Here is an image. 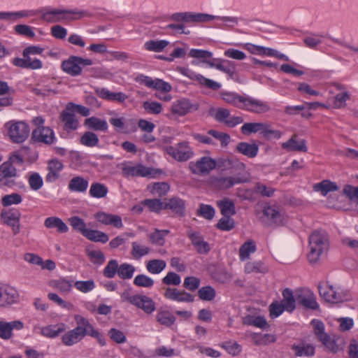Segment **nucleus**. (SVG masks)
I'll use <instances>...</instances> for the list:
<instances>
[{
	"mask_svg": "<svg viewBox=\"0 0 358 358\" xmlns=\"http://www.w3.org/2000/svg\"><path fill=\"white\" fill-rule=\"evenodd\" d=\"M31 138L39 143L50 145L55 140V133L48 127L36 128L31 134Z\"/></svg>",
	"mask_w": 358,
	"mask_h": 358,
	"instance_id": "19",
	"label": "nucleus"
},
{
	"mask_svg": "<svg viewBox=\"0 0 358 358\" xmlns=\"http://www.w3.org/2000/svg\"><path fill=\"white\" fill-rule=\"evenodd\" d=\"M18 298V293L13 287L0 285V307L15 303Z\"/></svg>",
	"mask_w": 358,
	"mask_h": 358,
	"instance_id": "21",
	"label": "nucleus"
},
{
	"mask_svg": "<svg viewBox=\"0 0 358 358\" xmlns=\"http://www.w3.org/2000/svg\"><path fill=\"white\" fill-rule=\"evenodd\" d=\"M156 320L162 325L170 327L175 322L176 318L170 311L161 308L157 311Z\"/></svg>",
	"mask_w": 358,
	"mask_h": 358,
	"instance_id": "43",
	"label": "nucleus"
},
{
	"mask_svg": "<svg viewBox=\"0 0 358 358\" xmlns=\"http://www.w3.org/2000/svg\"><path fill=\"white\" fill-rule=\"evenodd\" d=\"M166 153L178 162H186L194 155V152L187 141H182L175 146L165 148Z\"/></svg>",
	"mask_w": 358,
	"mask_h": 358,
	"instance_id": "5",
	"label": "nucleus"
},
{
	"mask_svg": "<svg viewBox=\"0 0 358 358\" xmlns=\"http://www.w3.org/2000/svg\"><path fill=\"white\" fill-rule=\"evenodd\" d=\"M188 236L191 239L192 245L195 247L196 251L200 254H206L210 250L209 245L201 237L199 233L196 231H189Z\"/></svg>",
	"mask_w": 358,
	"mask_h": 358,
	"instance_id": "31",
	"label": "nucleus"
},
{
	"mask_svg": "<svg viewBox=\"0 0 358 358\" xmlns=\"http://www.w3.org/2000/svg\"><path fill=\"white\" fill-rule=\"evenodd\" d=\"M306 144L305 139L299 138L296 134H293L288 141L282 143L281 147L287 152H306L308 151Z\"/></svg>",
	"mask_w": 358,
	"mask_h": 358,
	"instance_id": "17",
	"label": "nucleus"
},
{
	"mask_svg": "<svg viewBox=\"0 0 358 358\" xmlns=\"http://www.w3.org/2000/svg\"><path fill=\"white\" fill-rule=\"evenodd\" d=\"M84 125L90 129L101 131H106L108 127L106 120L96 117H91L85 119Z\"/></svg>",
	"mask_w": 358,
	"mask_h": 358,
	"instance_id": "38",
	"label": "nucleus"
},
{
	"mask_svg": "<svg viewBox=\"0 0 358 358\" xmlns=\"http://www.w3.org/2000/svg\"><path fill=\"white\" fill-rule=\"evenodd\" d=\"M212 115L217 121L224 123L230 127H235L243 122L241 117H230V112L226 108H220L214 110Z\"/></svg>",
	"mask_w": 358,
	"mask_h": 358,
	"instance_id": "15",
	"label": "nucleus"
},
{
	"mask_svg": "<svg viewBox=\"0 0 358 358\" xmlns=\"http://www.w3.org/2000/svg\"><path fill=\"white\" fill-rule=\"evenodd\" d=\"M73 320L76 324L75 328L85 337L90 336L96 329L88 319L80 314L74 315Z\"/></svg>",
	"mask_w": 358,
	"mask_h": 358,
	"instance_id": "24",
	"label": "nucleus"
},
{
	"mask_svg": "<svg viewBox=\"0 0 358 358\" xmlns=\"http://www.w3.org/2000/svg\"><path fill=\"white\" fill-rule=\"evenodd\" d=\"M84 338L85 336L74 327L64 333L61 339L64 345L72 346L80 342Z\"/></svg>",
	"mask_w": 358,
	"mask_h": 358,
	"instance_id": "34",
	"label": "nucleus"
},
{
	"mask_svg": "<svg viewBox=\"0 0 358 358\" xmlns=\"http://www.w3.org/2000/svg\"><path fill=\"white\" fill-rule=\"evenodd\" d=\"M216 166V162L209 157H202L195 162H191L189 167L194 174L205 175L213 170Z\"/></svg>",
	"mask_w": 358,
	"mask_h": 358,
	"instance_id": "9",
	"label": "nucleus"
},
{
	"mask_svg": "<svg viewBox=\"0 0 358 358\" xmlns=\"http://www.w3.org/2000/svg\"><path fill=\"white\" fill-rule=\"evenodd\" d=\"M295 297L297 302L306 308L317 310L319 304L316 301L315 294L308 289H298L295 292Z\"/></svg>",
	"mask_w": 358,
	"mask_h": 358,
	"instance_id": "13",
	"label": "nucleus"
},
{
	"mask_svg": "<svg viewBox=\"0 0 358 358\" xmlns=\"http://www.w3.org/2000/svg\"><path fill=\"white\" fill-rule=\"evenodd\" d=\"M329 248V239L324 231H315L309 237L308 259L310 264L317 263Z\"/></svg>",
	"mask_w": 358,
	"mask_h": 358,
	"instance_id": "1",
	"label": "nucleus"
},
{
	"mask_svg": "<svg viewBox=\"0 0 358 358\" xmlns=\"http://www.w3.org/2000/svg\"><path fill=\"white\" fill-rule=\"evenodd\" d=\"M43 20L50 23L64 22L65 9L45 8L38 11Z\"/></svg>",
	"mask_w": 358,
	"mask_h": 358,
	"instance_id": "22",
	"label": "nucleus"
},
{
	"mask_svg": "<svg viewBox=\"0 0 358 358\" xmlns=\"http://www.w3.org/2000/svg\"><path fill=\"white\" fill-rule=\"evenodd\" d=\"M13 64L18 67L31 69H38L42 67V62L38 59H32L29 55L23 58H15Z\"/></svg>",
	"mask_w": 358,
	"mask_h": 358,
	"instance_id": "30",
	"label": "nucleus"
},
{
	"mask_svg": "<svg viewBox=\"0 0 358 358\" xmlns=\"http://www.w3.org/2000/svg\"><path fill=\"white\" fill-rule=\"evenodd\" d=\"M215 19V15L206 13H189L188 22H208Z\"/></svg>",
	"mask_w": 358,
	"mask_h": 358,
	"instance_id": "60",
	"label": "nucleus"
},
{
	"mask_svg": "<svg viewBox=\"0 0 358 358\" xmlns=\"http://www.w3.org/2000/svg\"><path fill=\"white\" fill-rule=\"evenodd\" d=\"M266 124L265 122H250L245 123L241 127V132L245 135H250L252 133L259 132L264 134L265 129H266Z\"/></svg>",
	"mask_w": 358,
	"mask_h": 358,
	"instance_id": "39",
	"label": "nucleus"
},
{
	"mask_svg": "<svg viewBox=\"0 0 358 358\" xmlns=\"http://www.w3.org/2000/svg\"><path fill=\"white\" fill-rule=\"evenodd\" d=\"M164 296L166 299L178 302H192L194 300L190 294L171 287H167L165 289Z\"/></svg>",
	"mask_w": 358,
	"mask_h": 358,
	"instance_id": "27",
	"label": "nucleus"
},
{
	"mask_svg": "<svg viewBox=\"0 0 358 358\" xmlns=\"http://www.w3.org/2000/svg\"><path fill=\"white\" fill-rule=\"evenodd\" d=\"M136 80L141 85L163 93L169 92L172 89L169 83L159 78L152 79L149 76L141 75L137 77Z\"/></svg>",
	"mask_w": 358,
	"mask_h": 358,
	"instance_id": "12",
	"label": "nucleus"
},
{
	"mask_svg": "<svg viewBox=\"0 0 358 358\" xmlns=\"http://www.w3.org/2000/svg\"><path fill=\"white\" fill-rule=\"evenodd\" d=\"M244 48L248 50L251 54L253 55H262V56H268V57H274L277 59L283 60V61H289V57L285 55V54H282L278 50L270 48H266L264 46L260 45H256L251 43H246L244 45Z\"/></svg>",
	"mask_w": 358,
	"mask_h": 358,
	"instance_id": "10",
	"label": "nucleus"
},
{
	"mask_svg": "<svg viewBox=\"0 0 358 358\" xmlns=\"http://www.w3.org/2000/svg\"><path fill=\"white\" fill-rule=\"evenodd\" d=\"M150 192L158 196L165 195L169 190V185L166 182H157L148 186Z\"/></svg>",
	"mask_w": 358,
	"mask_h": 358,
	"instance_id": "63",
	"label": "nucleus"
},
{
	"mask_svg": "<svg viewBox=\"0 0 358 358\" xmlns=\"http://www.w3.org/2000/svg\"><path fill=\"white\" fill-rule=\"evenodd\" d=\"M166 266V263L162 259H150L146 262V269L152 274L160 273Z\"/></svg>",
	"mask_w": 358,
	"mask_h": 358,
	"instance_id": "47",
	"label": "nucleus"
},
{
	"mask_svg": "<svg viewBox=\"0 0 358 358\" xmlns=\"http://www.w3.org/2000/svg\"><path fill=\"white\" fill-rule=\"evenodd\" d=\"M217 205L220 208L223 216H232L236 213L235 206L233 201L224 199L217 201Z\"/></svg>",
	"mask_w": 358,
	"mask_h": 358,
	"instance_id": "53",
	"label": "nucleus"
},
{
	"mask_svg": "<svg viewBox=\"0 0 358 358\" xmlns=\"http://www.w3.org/2000/svg\"><path fill=\"white\" fill-rule=\"evenodd\" d=\"M89 15L88 12L86 10H82L77 8L65 9L64 22L79 20Z\"/></svg>",
	"mask_w": 358,
	"mask_h": 358,
	"instance_id": "52",
	"label": "nucleus"
},
{
	"mask_svg": "<svg viewBox=\"0 0 358 358\" xmlns=\"http://www.w3.org/2000/svg\"><path fill=\"white\" fill-rule=\"evenodd\" d=\"M245 180L238 177H220L214 180V185L220 189H226L233 187L236 184L245 182Z\"/></svg>",
	"mask_w": 358,
	"mask_h": 358,
	"instance_id": "33",
	"label": "nucleus"
},
{
	"mask_svg": "<svg viewBox=\"0 0 358 358\" xmlns=\"http://www.w3.org/2000/svg\"><path fill=\"white\" fill-rule=\"evenodd\" d=\"M87 187L88 181L80 176L73 178L69 183V189L73 192H84Z\"/></svg>",
	"mask_w": 358,
	"mask_h": 358,
	"instance_id": "46",
	"label": "nucleus"
},
{
	"mask_svg": "<svg viewBox=\"0 0 358 358\" xmlns=\"http://www.w3.org/2000/svg\"><path fill=\"white\" fill-rule=\"evenodd\" d=\"M49 285L53 289L65 295L69 294L71 292L73 285H74L72 281L66 278L51 280Z\"/></svg>",
	"mask_w": 358,
	"mask_h": 358,
	"instance_id": "35",
	"label": "nucleus"
},
{
	"mask_svg": "<svg viewBox=\"0 0 358 358\" xmlns=\"http://www.w3.org/2000/svg\"><path fill=\"white\" fill-rule=\"evenodd\" d=\"M188 55L190 57L200 59L203 63L208 62V59H211L213 57L211 52L201 49H191Z\"/></svg>",
	"mask_w": 358,
	"mask_h": 358,
	"instance_id": "58",
	"label": "nucleus"
},
{
	"mask_svg": "<svg viewBox=\"0 0 358 358\" xmlns=\"http://www.w3.org/2000/svg\"><path fill=\"white\" fill-rule=\"evenodd\" d=\"M24 328V324L20 320L7 322L0 320V338L8 341L13 337V330L21 331Z\"/></svg>",
	"mask_w": 358,
	"mask_h": 358,
	"instance_id": "11",
	"label": "nucleus"
},
{
	"mask_svg": "<svg viewBox=\"0 0 358 358\" xmlns=\"http://www.w3.org/2000/svg\"><path fill=\"white\" fill-rule=\"evenodd\" d=\"M94 217L102 224L109 225L116 229H122L123 227L122 218L117 215L98 212L94 214Z\"/></svg>",
	"mask_w": 358,
	"mask_h": 358,
	"instance_id": "20",
	"label": "nucleus"
},
{
	"mask_svg": "<svg viewBox=\"0 0 358 358\" xmlns=\"http://www.w3.org/2000/svg\"><path fill=\"white\" fill-rule=\"evenodd\" d=\"M61 120L66 130H76L79 125V120L72 110H66L61 113Z\"/></svg>",
	"mask_w": 358,
	"mask_h": 358,
	"instance_id": "32",
	"label": "nucleus"
},
{
	"mask_svg": "<svg viewBox=\"0 0 358 358\" xmlns=\"http://www.w3.org/2000/svg\"><path fill=\"white\" fill-rule=\"evenodd\" d=\"M92 64V61L90 59L71 56L67 60L62 62V68L68 74L76 76L81 73L83 67L91 66Z\"/></svg>",
	"mask_w": 358,
	"mask_h": 358,
	"instance_id": "6",
	"label": "nucleus"
},
{
	"mask_svg": "<svg viewBox=\"0 0 358 358\" xmlns=\"http://www.w3.org/2000/svg\"><path fill=\"white\" fill-rule=\"evenodd\" d=\"M165 208H169L173 211L181 214L185 208L184 201L178 198H173L164 204Z\"/></svg>",
	"mask_w": 358,
	"mask_h": 358,
	"instance_id": "61",
	"label": "nucleus"
},
{
	"mask_svg": "<svg viewBox=\"0 0 358 358\" xmlns=\"http://www.w3.org/2000/svg\"><path fill=\"white\" fill-rule=\"evenodd\" d=\"M135 271V267L129 264H121L117 270L118 275L122 279H130Z\"/></svg>",
	"mask_w": 358,
	"mask_h": 358,
	"instance_id": "64",
	"label": "nucleus"
},
{
	"mask_svg": "<svg viewBox=\"0 0 358 358\" xmlns=\"http://www.w3.org/2000/svg\"><path fill=\"white\" fill-rule=\"evenodd\" d=\"M88 240L94 242H100L106 243L108 241V236L101 231L88 229L84 235Z\"/></svg>",
	"mask_w": 358,
	"mask_h": 358,
	"instance_id": "51",
	"label": "nucleus"
},
{
	"mask_svg": "<svg viewBox=\"0 0 358 358\" xmlns=\"http://www.w3.org/2000/svg\"><path fill=\"white\" fill-rule=\"evenodd\" d=\"M17 175L16 169L9 162L0 165V187H11L14 182L11 178Z\"/></svg>",
	"mask_w": 358,
	"mask_h": 358,
	"instance_id": "14",
	"label": "nucleus"
},
{
	"mask_svg": "<svg viewBox=\"0 0 358 358\" xmlns=\"http://www.w3.org/2000/svg\"><path fill=\"white\" fill-rule=\"evenodd\" d=\"M66 324L64 323H58L55 324H49L42 327H39L40 334L48 338H55L58 337L60 334L66 330Z\"/></svg>",
	"mask_w": 358,
	"mask_h": 358,
	"instance_id": "26",
	"label": "nucleus"
},
{
	"mask_svg": "<svg viewBox=\"0 0 358 358\" xmlns=\"http://www.w3.org/2000/svg\"><path fill=\"white\" fill-rule=\"evenodd\" d=\"M108 193L107 187L101 183L95 182L91 185L90 194L95 198H103Z\"/></svg>",
	"mask_w": 358,
	"mask_h": 358,
	"instance_id": "59",
	"label": "nucleus"
},
{
	"mask_svg": "<svg viewBox=\"0 0 358 358\" xmlns=\"http://www.w3.org/2000/svg\"><path fill=\"white\" fill-rule=\"evenodd\" d=\"M169 233V230H159L155 229V231L150 234L148 237L152 243L158 245H163L164 244V237Z\"/></svg>",
	"mask_w": 358,
	"mask_h": 358,
	"instance_id": "57",
	"label": "nucleus"
},
{
	"mask_svg": "<svg viewBox=\"0 0 358 358\" xmlns=\"http://www.w3.org/2000/svg\"><path fill=\"white\" fill-rule=\"evenodd\" d=\"M132 305L142 309L146 313H151L155 310L154 301L145 295L136 294Z\"/></svg>",
	"mask_w": 358,
	"mask_h": 358,
	"instance_id": "28",
	"label": "nucleus"
},
{
	"mask_svg": "<svg viewBox=\"0 0 358 358\" xmlns=\"http://www.w3.org/2000/svg\"><path fill=\"white\" fill-rule=\"evenodd\" d=\"M282 297L281 303L285 311L292 312L295 309L296 301H297L295 294H294L291 289L286 288L282 292Z\"/></svg>",
	"mask_w": 358,
	"mask_h": 358,
	"instance_id": "37",
	"label": "nucleus"
},
{
	"mask_svg": "<svg viewBox=\"0 0 358 358\" xmlns=\"http://www.w3.org/2000/svg\"><path fill=\"white\" fill-rule=\"evenodd\" d=\"M63 164L57 159H52L48 164V173L45 180L48 182H55L60 176V172L63 169Z\"/></svg>",
	"mask_w": 358,
	"mask_h": 358,
	"instance_id": "25",
	"label": "nucleus"
},
{
	"mask_svg": "<svg viewBox=\"0 0 358 358\" xmlns=\"http://www.w3.org/2000/svg\"><path fill=\"white\" fill-rule=\"evenodd\" d=\"M44 225L48 229L56 228L59 233H66L69 230L68 226L60 218L56 217L46 218Z\"/></svg>",
	"mask_w": 358,
	"mask_h": 358,
	"instance_id": "40",
	"label": "nucleus"
},
{
	"mask_svg": "<svg viewBox=\"0 0 358 358\" xmlns=\"http://www.w3.org/2000/svg\"><path fill=\"white\" fill-rule=\"evenodd\" d=\"M320 294L327 302L336 303L347 300V294L338 287L326 284L319 287Z\"/></svg>",
	"mask_w": 358,
	"mask_h": 358,
	"instance_id": "7",
	"label": "nucleus"
},
{
	"mask_svg": "<svg viewBox=\"0 0 358 358\" xmlns=\"http://www.w3.org/2000/svg\"><path fill=\"white\" fill-rule=\"evenodd\" d=\"M169 42L166 40H159V41H147L144 46L145 48L149 51L153 52H161L168 45Z\"/></svg>",
	"mask_w": 358,
	"mask_h": 358,
	"instance_id": "56",
	"label": "nucleus"
},
{
	"mask_svg": "<svg viewBox=\"0 0 358 358\" xmlns=\"http://www.w3.org/2000/svg\"><path fill=\"white\" fill-rule=\"evenodd\" d=\"M236 150L248 157L253 158L257 155L259 148L255 144L241 142L237 144Z\"/></svg>",
	"mask_w": 358,
	"mask_h": 358,
	"instance_id": "41",
	"label": "nucleus"
},
{
	"mask_svg": "<svg viewBox=\"0 0 358 358\" xmlns=\"http://www.w3.org/2000/svg\"><path fill=\"white\" fill-rule=\"evenodd\" d=\"M4 129L9 139L15 143H22L29 136V124L22 120H10L4 124Z\"/></svg>",
	"mask_w": 358,
	"mask_h": 358,
	"instance_id": "2",
	"label": "nucleus"
},
{
	"mask_svg": "<svg viewBox=\"0 0 358 358\" xmlns=\"http://www.w3.org/2000/svg\"><path fill=\"white\" fill-rule=\"evenodd\" d=\"M244 271L246 273H265L268 271V268L262 261H253L245 264Z\"/></svg>",
	"mask_w": 358,
	"mask_h": 358,
	"instance_id": "48",
	"label": "nucleus"
},
{
	"mask_svg": "<svg viewBox=\"0 0 358 358\" xmlns=\"http://www.w3.org/2000/svg\"><path fill=\"white\" fill-rule=\"evenodd\" d=\"M292 349L298 357H311L315 354V348L310 344H303L301 345H294Z\"/></svg>",
	"mask_w": 358,
	"mask_h": 358,
	"instance_id": "54",
	"label": "nucleus"
},
{
	"mask_svg": "<svg viewBox=\"0 0 358 358\" xmlns=\"http://www.w3.org/2000/svg\"><path fill=\"white\" fill-rule=\"evenodd\" d=\"M256 251V244L254 241L248 240L245 242L239 248V259L245 261L250 258L251 254Z\"/></svg>",
	"mask_w": 358,
	"mask_h": 358,
	"instance_id": "42",
	"label": "nucleus"
},
{
	"mask_svg": "<svg viewBox=\"0 0 358 358\" xmlns=\"http://www.w3.org/2000/svg\"><path fill=\"white\" fill-rule=\"evenodd\" d=\"M243 109L254 113L262 114L268 112L271 107L266 101L248 96L246 97Z\"/></svg>",
	"mask_w": 358,
	"mask_h": 358,
	"instance_id": "18",
	"label": "nucleus"
},
{
	"mask_svg": "<svg viewBox=\"0 0 358 358\" xmlns=\"http://www.w3.org/2000/svg\"><path fill=\"white\" fill-rule=\"evenodd\" d=\"M176 70L182 75L189 78L191 80L197 81L200 85L206 86L210 89L216 90L220 88L221 85L213 80L206 78L201 74H197L189 68L178 66Z\"/></svg>",
	"mask_w": 358,
	"mask_h": 358,
	"instance_id": "8",
	"label": "nucleus"
},
{
	"mask_svg": "<svg viewBox=\"0 0 358 358\" xmlns=\"http://www.w3.org/2000/svg\"><path fill=\"white\" fill-rule=\"evenodd\" d=\"M1 217L3 222L12 228L14 235L17 234L20 231V220L21 213L17 210H10L3 211L1 213Z\"/></svg>",
	"mask_w": 358,
	"mask_h": 358,
	"instance_id": "16",
	"label": "nucleus"
},
{
	"mask_svg": "<svg viewBox=\"0 0 358 358\" xmlns=\"http://www.w3.org/2000/svg\"><path fill=\"white\" fill-rule=\"evenodd\" d=\"M74 287L82 293H88L95 288V282L93 280H78L74 282Z\"/></svg>",
	"mask_w": 358,
	"mask_h": 358,
	"instance_id": "62",
	"label": "nucleus"
},
{
	"mask_svg": "<svg viewBox=\"0 0 358 358\" xmlns=\"http://www.w3.org/2000/svg\"><path fill=\"white\" fill-rule=\"evenodd\" d=\"M264 217L275 224H283L287 221V217L282 210L273 206L265 207L263 210Z\"/></svg>",
	"mask_w": 358,
	"mask_h": 358,
	"instance_id": "23",
	"label": "nucleus"
},
{
	"mask_svg": "<svg viewBox=\"0 0 358 358\" xmlns=\"http://www.w3.org/2000/svg\"><path fill=\"white\" fill-rule=\"evenodd\" d=\"M122 175L125 177H148L155 178L158 171L152 168L145 166L142 164L133 165L131 163L121 164Z\"/></svg>",
	"mask_w": 358,
	"mask_h": 358,
	"instance_id": "4",
	"label": "nucleus"
},
{
	"mask_svg": "<svg viewBox=\"0 0 358 358\" xmlns=\"http://www.w3.org/2000/svg\"><path fill=\"white\" fill-rule=\"evenodd\" d=\"M314 190L320 192L323 196H326L329 192H334L338 189V186L335 182L329 180H323L317 183L313 187Z\"/></svg>",
	"mask_w": 358,
	"mask_h": 358,
	"instance_id": "49",
	"label": "nucleus"
},
{
	"mask_svg": "<svg viewBox=\"0 0 358 358\" xmlns=\"http://www.w3.org/2000/svg\"><path fill=\"white\" fill-rule=\"evenodd\" d=\"M97 135L92 131H86L80 137V143L87 147H94L99 143Z\"/></svg>",
	"mask_w": 358,
	"mask_h": 358,
	"instance_id": "55",
	"label": "nucleus"
},
{
	"mask_svg": "<svg viewBox=\"0 0 358 358\" xmlns=\"http://www.w3.org/2000/svg\"><path fill=\"white\" fill-rule=\"evenodd\" d=\"M314 334L318 340L331 352L336 353L339 348L336 342L335 337H331L324 331V324L320 320H313L311 322Z\"/></svg>",
	"mask_w": 358,
	"mask_h": 358,
	"instance_id": "3",
	"label": "nucleus"
},
{
	"mask_svg": "<svg viewBox=\"0 0 358 358\" xmlns=\"http://www.w3.org/2000/svg\"><path fill=\"white\" fill-rule=\"evenodd\" d=\"M223 100L238 108L243 109L246 97L239 96L231 92H225L222 94Z\"/></svg>",
	"mask_w": 358,
	"mask_h": 358,
	"instance_id": "44",
	"label": "nucleus"
},
{
	"mask_svg": "<svg viewBox=\"0 0 358 358\" xmlns=\"http://www.w3.org/2000/svg\"><path fill=\"white\" fill-rule=\"evenodd\" d=\"M151 249L149 246L140 241H134L131 243V255L135 259H139L148 255Z\"/></svg>",
	"mask_w": 358,
	"mask_h": 358,
	"instance_id": "36",
	"label": "nucleus"
},
{
	"mask_svg": "<svg viewBox=\"0 0 358 358\" xmlns=\"http://www.w3.org/2000/svg\"><path fill=\"white\" fill-rule=\"evenodd\" d=\"M96 94L101 99L110 101L124 102L128 96L122 92H111L108 89L97 87L95 89Z\"/></svg>",
	"mask_w": 358,
	"mask_h": 358,
	"instance_id": "29",
	"label": "nucleus"
},
{
	"mask_svg": "<svg viewBox=\"0 0 358 358\" xmlns=\"http://www.w3.org/2000/svg\"><path fill=\"white\" fill-rule=\"evenodd\" d=\"M38 13V10H22L19 11L8 12V21L14 22L22 18L34 17Z\"/></svg>",
	"mask_w": 358,
	"mask_h": 358,
	"instance_id": "45",
	"label": "nucleus"
},
{
	"mask_svg": "<svg viewBox=\"0 0 358 358\" xmlns=\"http://www.w3.org/2000/svg\"><path fill=\"white\" fill-rule=\"evenodd\" d=\"M190 109V103L186 100H180L174 102L171 106L172 113L178 116L186 115Z\"/></svg>",
	"mask_w": 358,
	"mask_h": 358,
	"instance_id": "50",
	"label": "nucleus"
}]
</instances>
